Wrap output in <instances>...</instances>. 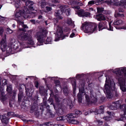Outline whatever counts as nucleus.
<instances>
[{
  "label": "nucleus",
  "instance_id": "79ce46f5",
  "mask_svg": "<svg viewBox=\"0 0 126 126\" xmlns=\"http://www.w3.org/2000/svg\"><path fill=\"white\" fill-rule=\"evenodd\" d=\"M95 1H91L88 2L87 6H91L95 3Z\"/></svg>",
  "mask_w": 126,
  "mask_h": 126
},
{
  "label": "nucleus",
  "instance_id": "37998d69",
  "mask_svg": "<svg viewBox=\"0 0 126 126\" xmlns=\"http://www.w3.org/2000/svg\"><path fill=\"white\" fill-rule=\"evenodd\" d=\"M74 5L82 6L83 5V4L82 3L79 2L78 1H75L73 5Z\"/></svg>",
  "mask_w": 126,
  "mask_h": 126
},
{
  "label": "nucleus",
  "instance_id": "774afa93",
  "mask_svg": "<svg viewBox=\"0 0 126 126\" xmlns=\"http://www.w3.org/2000/svg\"><path fill=\"white\" fill-rule=\"evenodd\" d=\"M75 34L74 33H72L70 35V37L72 38L75 35Z\"/></svg>",
  "mask_w": 126,
  "mask_h": 126
},
{
  "label": "nucleus",
  "instance_id": "8fccbe9b",
  "mask_svg": "<svg viewBox=\"0 0 126 126\" xmlns=\"http://www.w3.org/2000/svg\"><path fill=\"white\" fill-rule=\"evenodd\" d=\"M97 10L98 13H101L103 11V8H97Z\"/></svg>",
  "mask_w": 126,
  "mask_h": 126
},
{
  "label": "nucleus",
  "instance_id": "f3484780",
  "mask_svg": "<svg viewBox=\"0 0 126 126\" xmlns=\"http://www.w3.org/2000/svg\"><path fill=\"white\" fill-rule=\"evenodd\" d=\"M28 40V43H26V44H25V46H26V45H28L29 44L30 45H33L34 44V42L32 40V37L31 36V37L30 38H29L27 40ZM27 47H28V46H27ZM27 47H26V48H27Z\"/></svg>",
  "mask_w": 126,
  "mask_h": 126
},
{
  "label": "nucleus",
  "instance_id": "412c9836",
  "mask_svg": "<svg viewBox=\"0 0 126 126\" xmlns=\"http://www.w3.org/2000/svg\"><path fill=\"white\" fill-rule=\"evenodd\" d=\"M40 126H54V125L52 122H48L40 125Z\"/></svg>",
  "mask_w": 126,
  "mask_h": 126
},
{
  "label": "nucleus",
  "instance_id": "7c9ffc66",
  "mask_svg": "<svg viewBox=\"0 0 126 126\" xmlns=\"http://www.w3.org/2000/svg\"><path fill=\"white\" fill-rule=\"evenodd\" d=\"M84 11L82 10H79L78 12V14L79 16L83 17Z\"/></svg>",
  "mask_w": 126,
  "mask_h": 126
},
{
  "label": "nucleus",
  "instance_id": "a19ab883",
  "mask_svg": "<svg viewBox=\"0 0 126 126\" xmlns=\"http://www.w3.org/2000/svg\"><path fill=\"white\" fill-rule=\"evenodd\" d=\"M68 7L67 5H65L63 6H60L61 10H62V11L63 12L64 10H66V8Z\"/></svg>",
  "mask_w": 126,
  "mask_h": 126
},
{
  "label": "nucleus",
  "instance_id": "603ef678",
  "mask_svg": "<svg viewBox=\"0 0 126 126\" xmlns=\"http://www.w3.org/2000/svg\"><path fill=\"white\" fill-rule=\"evenodd\" d=\"M81 114V111L79 110H76L75 111V115H80Z\"/></svg>",
  "mask_w": 126,
  "mask_h": 126
},
{
  "label": "nucleus",
  "instance_id": "a878e982",
  "mask_svg": "<svg viewBox=\"0 0 126 126\" xmlns=\"http://www.w3.org/2000/svg\"><path fill=\"white\" fill-rule=\"evenodd\" d=\"M123 22V21L121 20L115 21L114 23L115 25H119L122 24Z\"/></svg>",
  "mask_w": 126,
  "mask_h": 126
},
{
  "label": "nucleus",
  "instance_id": "aec40b11",
  "mask_svg": "<svg viewBox=\"0 0 126 126\" xmlns=\"http://www.w3.org/2000/svg\"><path fill=\"white\" fill-rule=\"evenodd\" d=\"M17 22L18 25H21L22 27L25 28H28L26 25L23 24L24 22L23 21H21L19 20H17Z\"/></svg>",
  "mask_w": 126,
  "mask_h": 126
},
{
  "label": "nucleus",
  "instance_id": "e433bc0d",
  "mask_svg": "<svg viewBox=\"0 0 126 126\" xmlns=\"http://www.w3.org/2000/svg\"><path fill=\"white\" fill-rule=\"evenodd\" d=\"M84 95H85L86 100V102H87L88 103H89L90 102H91V98H89V96L88 95L86 94H85Z\"/></svg>",
  "mask_w": 126,
  "mask_h": 126
},
{
  "label": "nucleus",
  "instance_id": "f8f14e48",
  "mask_svg": "<svg viewBox=\"0 0 126 126\" xmlns=\"http://www.w3.org/2000/svg\"><path fill=\"white\" fill-rule=\"evenodd\" d=\"M108 2V3L110 4L114 5H120L122 4L121 3L123 2L124 1H123L122 2L120 3L118 2L117 0H110V1H107Z\"/></svg>",
  "mask_w": 126,
  "mask_h": 126
},
{
  "label": "nucleus",
  "instance_id": "49530a36",
  "mask_svg": "<svg viewBox=\"0 0 126 126\" xmlns=\"http://www.w3.org/2000/svg\"><path fill=\"white\" fill-rule=\"evenodd\" d=\"M103 0H96V1H95V3L96 5H99L100 4L102 3V1Z\"/></svg>",
  "mask_w": 126,
  "mask_h": 126
},
{
  "label": "nucleus",
  "instance_id": "7ed1b4c3",
  "mask_svg": "<svg viewBox=\"0 0 126 126\" xmlns=\"http://www.w3.org/2000/svg\"><path fill=\"white\" fill-rule=\"evenodd\" d=\"M107 75H105L106 78L104 92L106 94L107 97L111 98L113 96L112 91L114 90L115 84L113 81L109 80V78L107 77Z\"/></svg>",
  "mask_w": 126,
  "mask_h": 126
},
{
  "label": "nucleus",
  "instance_id": "bb28decb",
  "mask_svg": "<svg viewBox=\"0 0 126 126\" xmlns=\"http://www.w3.org/2000/svg\"><path fill=\"white\" fill-rule=\"evenodd\" d=\"M106 19L104 16L102 15H100L99 17L97 18V20L98 21L105 20Z\"/></svg>",
  "mask_w": 126,
  "mask_h": 126
},
{
  "label": "nucleus",
  "instance_id": "0e129e2a",
  "mask_svg": "<svg viewBox=\"0 0 126 126\" xmlns=\"http://www.w3.org/2000/svg\"><path fill=\"white\" fill-rule=\"evenodd\" d=\"M25 122H28L29 123V122H33V121L32 120H25Z\"/></svg>",
  "mask_w": 126,
  "mask_h": 126
},
{
  "label": "nucleus",
  "instance_id": "4468645a",
  "mask_svg": "<svg viewBox=\"0 0 126 126\" xmlns=\"http://www.w3.org/2000/svg\"><path fill=\"white\" fill-rule=\"evenodd\" d=\"M65 116L66 117V119H67L68 121H69L75 117L76 116L75 114L72 113L68 114L67 116Z\"/></svg>",
  "mask_w": 126,
  "mask_h": 126
},
{
  "label": "nucleus",
  "instance_id": "2eb2a0df",
  "mask_svg": "<svg viewBox=\"0 0 126 126\" xmlns=\"http://www.w3.org/2000/svg\"><path fill=\"white\" fill-rule=\"evenodd\" d=\"M118 101H115L113 102L112 104L110 105V109L112 110H116L117 109V104Z\"/></svg>",
  "mask_w": 126,
  "mask_h": 126
},
{
  "label": "nucleus",
  "instance_id": "de8ad7c7",
  "mask_svg": "<svg viewBox=\"0 0 126 126\" xmlns=\"http://www.w3.org/2000/svg\"><path fill=\"white\" fill-rule=\"evenodd\" d=\"M12 88L11 86H7V88L6 89L7 91L8 92L11 93V92L12 91Z\"/></svg>",
  "mask_w": 126,
  "mask_h": 126
},
{
  "label": "nucleus",
  "instance_id": "f704fd0d",
  "mask_svg": "<svg viewBox=\"0 0 126 126\" xmlns=\"http://www.w3.org/2000/svg\"><path fill=\"white\" fill-rule=\"evenodd\" d=\"M43 103L41 105L42 106L44 107L45 108V107H46L47 108H49V105H48L46 103V100H45L44 99L43 100Z\"/></svg>",
  "mask_w": 126,
  "mask_h": 126
},
{
  "label": "nucleus",
  "instance_id": "864d4df0",
  "mask_svg": "<svg viewBox=\"0 0 126 126\" xmlns=\"http://www.w3.org/2000/svg\"><path fill=\"white\" fill-rule=\"evenodd\" d=\"M70 0L69 3V4L70 5H73L75 1V0Z\"/></svg>",
  "mask_w": 126,
  "mask_h": 126
},
{
  "label": "nucleus",
  "instance_id": "4d7b16f0",
  "mask_svg": "<svg viewBox=\"0 0 126 126\" xmlns=\"http://www.w3.org/2000/svg\"><path fill=\"white\" fill-rule=\"evenodd\" d=\"M107 113H108L109 115L110 116L113 115V112H110L108 111L107 112Z\"/></svg>",
  "mask_w": 126,
  "mask_h": 126
},
{
  "label": "nucleus",
  "instance_id": "4be33fe9",
  "mask_svg": "<svg viewBox=\"0 0 126 126\" xmlns=\"http://www.w3.org/2000/svg\"><path fill=\"white\" fill-rule=\"evenodd\" d=\"M120 109L124 111V113H125V111L126 110V105L123 104L120 106Z\"/></svg>",
  "mask_w": 126,
  "mask_h": 126
},
{
  "label": "nucleus",
  "instance_id": "680f3d73",
  "mask_svg": "<svg viewBox=\"0 0 126 126\" xmlns=\"http://www.w3.org/2000/svg\"><path fill=\"white\" fill-rule=\"evenodd\" d=\"M114 93H115V95L116 97H118L119 95V94L118 93L117 91H114Z\"/></svg>",
  "mask_w": 126,
  "mask_h": 126
},
{
  "label": "nucleus",
  "instance_id": "c756f323",
  "mask_svg": "<svg viewBox=\"0 0 126 126\" xmlns=\"http://www.w3.org/2000/svg\"><path fill=\"white\" fill-rule=\"evenodd\" d=\"M69 123L74 124H77L79 123V122L78 121L76 120L73 119L68 121Z\"/></svg>",
  "mask_w": 126,
  "mask_h": 126
},
{
  "label": "nucleus",
  "instance_id": "4c0bfd02",
  "mask_svg": "<svg viewBox=\"0 0 126 126\" xmlns=\"http://www.w3.org/2000/svg\"><path fill=\"white\" fill-rule=\"evenodd\" d=\"M48 101L50 105L52 104L53 105L54 109H55V107L53 103V99L51 98H49L48 100Z\"/></svg>",
  "mask_w": 126,
  "mask_h": 126
},
{
  "label": "nucleus",
  "instance_id": "5fc2aeb1",
  "mask_svg": "<svg viewBox=\"0 0 126 126\" xmlns=\"http://www.w3.org/2000/svg\"><path fill=\"white\" fill-rule=\"evenodd\" d=\"M66 12V14H67V13H68V15H69L70 14V9L69 8L65 10Z\"/></svg>",
  "mask_w": 126,
  "mask_h": 126
},
{
  "label": "nucleus",
  "instance_id": "c9c22d12",
  "mask_svg": "<svg viewBox=\"0 0 126 126\" xmlns=\"http://www.w3.org/2000/svg\"><path fill=\"white\" fill-rule=\"evenodd\" d=\"M39 5L42 8H44L46 5V2L45 1H42L39 4Z\"/></svg>",
  "mask_w": 126,
  "mask_h": 126
},
{
  "label": "nucleus",
  "instance_id": "c03bdc74",
  "mask_svg": "<svg viewBox=\"0 0 126 126\" xmlns=\"http://www.w3.org/2000/svg\"><path fill=\"white\" fill-rule=\"evenodd\" d=\"M46 10L45 11V12L46 13L52 10L51 7H50L47 6L46 7Z\"/></svg>",
  "mask_w": 126,
  "mask_h": 126
},
{
  "label": "nucleus",
  "instance_id": "6e6d98bb",
  "mask_svg": "<svg viewBox=\"0 0 126 126\" xmlns=\"http://www.w3.org/2000/svg\"><path fill=\"white\" fill-rule=\"evenodd\" d=\"M4 31L3 29V27H1L0 28V34L1 35L2 34Z\"/></svg>",
  "mask_w": 126,
  "mask_h": 126
},
{
  "label": "nucleus",
  "instance_id": "9d476101",
  "mask_svg": "<svg viewBox=\"0 0 126 126\" xmlns=\"http://www.w3.org/2000/svg\"><path fill=\"white\" fill-rule=\"evenodd\" d=\"M6 35L5 34L4 37L2 38L0 43V47L3 51H5L7 47L6 43Z\"/></svg>",
  "mask_w": 126,
  "mask_h": 126
},
{
  "label": "nucleus",
  "instance_id": "6e6552de",
  "mask_svg": "<svg viewBox=\"0 0 126 126\" xmlns=\"http://www.w3.org/2000/svg\"><path fill=\"white\" fill-rule=\"evenodd\" d=\"M111 22H109V28H107V24H108V22H101L99 23L98 25L99 31H100L103 29H107L108 30L110 31H113V28L111 26Z\"/></svg>",
  "mask_w": 126,
  "mask_h": 126
},
{
  "label": "nucleus",
  "instance_id": "a18cd8bd",
  "mask_svg": "<svg viewBox=\"0 0 126 126\" xmlns=\"http://www.w3.org/2000/svg\"><path fill=\"white\" fill-rule=\"evenodd\" d=\"M90 13L88 12H84L83 17L85 16L86 17H87L89 16L90 15Z\"/></svg>",
  "mask_w": 126,
  "mask_h": 126
},
{
  "label": "nucleus",
  "instance_id": "393cba45",
  "mask_svg": "<svg viewBox=\"0 0 126 126\" xmlns=\"http://www.w3.org/2000/svg\"><path fill=\"white\" fill-rule=\"evenodd\" d=\"M63 92L64 94L66 95H67L69 93V91L68 88L67 87H65L63 88Z\"/></svg>",
  "mask_w": 126,
  "mask_h": 126
},
{
  "label": "nucleus",
  "instance_id": "39448f33",
  "mask_svg": "<svg viewBox=\"0 0 126 126\" xmlns=\"http://www.w3.org/2000/svg\"><path fill=\"white\" fill-rule=\"evenodd\" d=\"M97 27V26L96 24H91L86 22L82 24L81 29V30H83L85 27L84 30L85 32L93 33L94 31L96 30Z\"/></svg>",
  "mask_w": 126,
  "mask_h": 126
},
{
  "label": "nucleus",
  "instance_id": "13d9d810",
  "mask_svg": "<svg viewBox=\"0 0 126 126\" xmlns=\"http://www.w3.org/2000/svg\"><path fill=\"white\" fill-rule=\"evenodd\" d=\"M97 122L98 123V124L99 125H102L103 122L102 121H101L100 120H97Z\"/></svg>",
  "mask_w": 126,
  "mask_h": 126
},
{
  "label": "nucleus",
  "instance_id": "338daca9",
  "mask_svg": "<svg viewBox=\"0 0 126 126\" xmlns=\"http://www.w3.org/2000/svg\"><path fill=\"white\" fill-rule=\"evenodd\" d=\"M109 117L108 116H106L105 117L103 118L105 120H108L109 119Z\"/></svg>",
  "mask_w": 126,
  "mask_h": 126
},
{
  "label": "nucleus",
  "instance_id": "09e8293b",
  "mask_svg": "<svg viewBox=\"0 0 126 126\" xmlns=\"http://www.w3.org/2000/svg\"><path fill=\"white\" fill-rule=\"evenodd\" d=\"M72 84L73 89L75 90L76 87V84L75 81H74L73 82H72Z\"/></svg>",
  "mask_w": 126,
  "mask_h": 126
},
{
  "label": "nucleus",
  "instance_id": "3c124183",
  "mask_svg": "<svg viewBox=\"0 0 126 126\" xmlns=\"http://www.w3.org/2000/svg\"><path fill=\"white\" fill-rule=\"evenodd\" d=\"M60 83L59 81V80H56V86H57V85H58L59 86V87H61V86L60 85Z\"/></svg>",
  "mask_w": 126,
  "mask_h": 126
},
{
  "label": "nucleus",
  "instance_id": "c85d7f7f",
  "mask_svg": "<svg viewBox=\"0 0 126 126\" xmlns=\"http://www.w3.org/2000/svg\"><path fill=\"white\" fill-rule=\"evenodd\" d=\"M52 41V38L51 37H47V39L46 40V41L45 42V44H48L50 43V42Z\"/></svg>",
  "mask_w": 126,
  "mask_h": 126
},
{
  "label": "nucleus",
  "instance_id": "5701e85b",
  "mask_svg": "<svg viewBox=\"0 0 126 126\" xmlns=\"http://www.w3.org/2000/svg\"><path fill=\"white\" fill-rule=\"evenodd\" d=\"M15 2V6L16 7L18 8H19L20 6V3L19 0H14Z\"/></svg>",
  "mask_w": 126,
  "mask_h": 126
},
{
  "label": "nucleus",
  "instance_id": "2f4dec72",
  "mask_svg": "<svg viewBox=\"0 0 126 126\" xmlns=\"http://www.w3.org/2000/svg\"><path fill=\"white\" fill-rule=\"evenodd\" d=\"M104 107L102 106L99 107V109L98 110V113H103L104 111Z\"/></svg>",
  "mask_w": 126,
  "mask_h": 126
},
{
  "label": "nucleus",
  "instance_id": "69168bd1",
  "mask_svg": "<svg viewBox=\"0 0 126 126\" xmlns=\"http://www.w3.org/2000/svg\"><path fill=\"white\" fill-rule=\"evenodd\" d=\"M14 114V113L12 112H9L8 113V114L9 116H10V115H13Z\"/></svg>",
  "mask_w": 126,
  "mask_h": 126
},
{
  "label": "nucleus",
  "instance_id": "f03ea898",
  "mask_svg": "<svg viewBox=\"0 0 126 126\" xmlns=\"http://www.w3.org/2000/svg\"><path fill=\"white\" fill-rule=\"evenodd\" d=\"M112 72L116 75L121 89L123 92H126V88L125 81L126 79V67L116 68L113 70Z\"/></svg>",
  "mask_w": 126,
  "mask_h": 126
},
{
  "label": "nucleus",
  "instance_id": "1a4fd4ad",
  "mask_svg": "<svg viewBox=\"0 0 126 126\" xmlns=\"http://www.w3.org/2000/svg\"><path fill=\"white\" fill-rule=\"evenodd\" d=\"M57 34H56V41H58L60 39H63L62 37L63 31L62 28L59 26H57Z\"/></svg>",
  "mask_w": 126,
  "mask_h": 126
},
{
  "label": "nucleus",
  "instance_id": "a211bd4d",
  "mask_svg": "<svg viewBox=\"0 0 126 126\" xmlns=\"http://www.w3.org/2000/svg\"><path fill=\"white\" fill-rule=\"evenodd\" d=\"M2 118L1 119V122L4 125H6L7 124L8 122V119L5 116H3Z\"/></svg>",
  "mask_w": 126,
  "mask_h": 126
},
{
  "label": "nucleus",
  "instance_id": "473e14b6",
  "mask_svg": "<svg viewBox=\"0 0 126 126\" xmlns=\"http://www.w3.org/2000/svg\"><path fill=\"white\" fill-rule=\"evenodd\" d=\"M97 101V98L96 96L94 97L93 95H91V102H95Z\"/></svg>",
  "mask_w": 126,
  "mask_h": 126
},
{
  "label": "nucleus",
  "instance_id": "72a5a7b5",
  "mask_svg": "<svg viewBox=\"0 0 126 126\" xmlns=\"http://www.w3.org/2000/svg\"><path fill=\"white\" fill-rule=\"evenodd\" d=\"M115 17L116 18L124 16V15L123 14H120L117 12H115L114 14Z\"/></svg>",
  "mask_w": 126,
  "mask_h": 126
},
{
  "label": "nucleus",
  "instance_id": "cd10ccee",
  "mask_svg": "<svg viewBox=\"0 0 126 126\" xmlns=\"http://www.w3.org/2000/svg\"><path fill=\"white\" fill-rule=\"evenodd\" d=\"M23 97V93L22 92H20L19 93L18 95V100L19 101H21Z\"/></svg>",
  "mask_w": 126,
  "mask_h": 126
},
{
  "label": "nucleus",
  "instance_id": "6ab92c4d",
  "mask_svg": "<svg viewBox=\"0 0 126 126\" xmlns=\"http://www.w3.org/2000/svg\"><path fill=\"white\" fill-rule=\"evenodd\" d=\"M23 13L21 12V11L20 10L18 12H17L15 15V17L16 18H20L21 17H23L21 15H22Z\"/></svg>",
  "mask_w": 126,
  "mask_h": 126
},
{
  "label": "nucleus",
  "instance_id": "ddd939ff",
  "mask_svg": "<svg viewBox=\"0 0 126 126\" xmlns=\"http://www.w3.org/2000/svg\"><path fill=\"white\" fill-rule=\"evenodd\" d=\"M27 0H22L24 1H26L25 4L26 6H28L29 8L32 10H33V7L32 6V5L34 4V2L30 0L27 1Z\"/></svg>",
  "mask_w": 126,
  "mask_h": 126
},
{
  "label": "nucleus",
  "instance_id": "ea45409f",
  "mask_svg": "<svg viewBox=\"0 0 126 126\" xmlns=\"http://www.w3.org/2000/svg\"><path fill=\"white\" fill-rule=\"evenodd\" d=\"M13 32L12 30L10 29V28H8L6 30V33L8 34H10L12 33Z\"/></svg>",
  "mask_w": 126,
  "mask_h": 126
},
{
  "label": "nucleus",
  "instance_id": "dca6fc26",
  "mask_svg": "<svg viewBox=\"0 0 126 126\" xmlns=\"http://www.w3.org/2000/svg\"><path fill=\"white\" fill-rule=\"evenodd\" d=\"M63 12L62 11V10L60 9L58 10L57 12L56 13L57 15L56 16V17L59 19H62L63 17L60 16V15L62 14Z\"/></svg>",
  "mask_w": 126,
  "mask_h": 126
},
{
  "label": "nucleus",
  "instance_id": "9b49d317",
  "mask_svg": "<svg viewBox=\"0 0 126 126\" xmlns=\"http://www.w3.org/2000/svg\"><path fill=\"white\" fill-rule=\"evenodd\" d=\"M79 93L78 94V96L79 100V103L81 102H82V95H83L85 94L84 92V89L83 87L79 88Z\"/></svg>",
  "mask_w": 126,
  "mask_h": 126
},
{
  "label": "nucleus",
  "instance_id": "e2e57ef3",
  "mask_svg": "<svg viewBox=\"0 0 126 126\" xmlns=\"http://www.w3.org/2000/svg\"><path fill=\"white\" fill-rule=\"evenodd\" d=\"M72 7L73 8H75L77 9H79L80 8L78 6H74Z\"/></svg>",
  "mask_w": 126,
  "mask_h": 126
},
{
  "label": "nucleus",
  "instance_id": "0eeeda50",
  "mask_svg": "<svg viewBox=\"0 0 126 126\" xmlns=\"http://www.w3.org/2000/svg\"><path fill=\"white\" fill-rule=\"evenodd\" d=\"M9 45L11 46L12 48L16 49L19 47H20L22 48L27 47L25 46V44L22 43H20L17 40H15L12 42L10 43Z\"/></svg>",
  "mask_w": 126,
  "mask_h": 126
},
{
  "label": "nucleus",
  "instance_id": "b1692460",
  "mask_svg": "<svg viewBox=\"0 0 126 126\" xmlns=\"http://www.w3.org/2000/svg\"><path fill=\"white\" fill-rule=\"evenodd\" d=\"M66 117L65 116H59L56 118V119L57 121H62L66 119Z\"/></svg>",
  "mask_w": 126,
  "mask_h": 126
},
{
  "label": "nucleus",
  "instance_id": "20e7f679",
  "mask_svg": "<svg viewBox=\"0 0 126 126\" xmlns=\"http://www.w3.org/2000/svg\"><path fill=\"white\" fill-rule=\"evenodd\" d=\"M47 32L46 30L43 29H40L38 31L35 33V36L38 40V42L37 45L39 46L43 45L44 42L45 38L47 36Z\"/></svg>",
  "mask_w": 126,
  "mask_h": 126
},
{
  "label": "nucleus",
  "instance_id": "58836bf2",
  "mask_svg": "<svg viewBox=\"0 0 126 126\" xmlns=\"http://www.w3.org/2000/svg\"><path fill=\"white\" fill-rule=\"evenodd\" d=\"M66 22L69 25H72L73 24V22L70 19H68Z\"/></svg>",
  "mask_w": 126,
  "mask_h": 126
},
{
  "label": "nucleus",
  "instance_id": "f257e3e1",
  "mask_svg": "<svg viewBox=\"0 0 126 126\" xmlns=\"http://www.w3.org/2000/svg\"><path fill=\"white\" fill-rule=\"evenodd\" d=\"M58 95H60L61 94L60 92L58 93V91L56 89V105H57L58 107L59 108L57 110L56 113V115L58 116L63 115L64 113V111L63 109L61 108L63 105L64 106L68 105L69 106L70 109L72 108V101L71 100L65 99L63 100V99L59 96Z\"/></svg>",
  "mask_w": 126,
  "mask_h": 126
},
{
  "label": "nucleus",
  "instance_id": "bf43d9fd",
  "mask_svg": "<svg viewBox=\"0 0 126 126\" xmlns=\"http://www.w3.org/2000/svg\"><path fill=\"white\" fill-rule=\"evenodd\" d=\"M2 82H3L2 85H5L6 84V79L3 80Z\"/></svg>",
  "mask_w": 126,
  "mask_h": 126
},
{
  "label": "nucleus",
  "instance_id": "423d86ee",
  "mask_svg": "<svg viewBox=\"0 0 126 126\" xmlns=\"http://www.w3.org/2000/svg\"><path fill=\"white\" fill-rule=\"evenodd\" d=\"M26 32V30L24 29H19L17 31L18 34V38L22 41L26 40L29 38H30L31 36L27 33L24 32Z\"/></svg>",
  "mask_w": 126,
  "mask_h": 126
},
{
  "label": "nucleus",
  "instance_id": "052dcab7",
  "mask_svg": "<svg viewBox=\"0 0 126 126\" xmlns=\"http://www.w3.org/2000/svg\"><path fill=\"white\" fill-rule=\"evenodd\" d=\"M26 90V92L27 94V93H28L29 91V89L28 88H27L26 86H25Z\"/></svg>",
  "mask_w": 126,
  "mask_h": 126
}]
</instances>
